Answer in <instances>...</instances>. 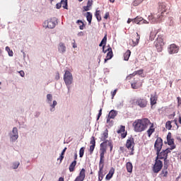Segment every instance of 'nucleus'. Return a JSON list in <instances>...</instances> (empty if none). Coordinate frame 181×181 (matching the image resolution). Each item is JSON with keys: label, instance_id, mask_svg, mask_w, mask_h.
<instances>
[{"label": "nucleus", "instance_id": "nucleus-47", "mask_svg": "<svg viewBox=\"0 0 181 181\" xmlns=\"http://www.w3.org/2000/svg\"><path fill=\"white\" fill-rule=\"evenodd\" d=\"M57 105V101L54 100V101H53V103L51 105V107H52V108H54V107H56Z\"/></svg>", "mask_w": 181, "mask_h": 181}, {"label": "nucleus", "instance_id": "nucleus-56", "mask_svg": "<svg viewBox=\"0 0 181 181\" xmlns=\"http://www.w3.org/2000/svg\"><path fill=\"white\" fill-rule=\"evenodd\" d=\"M119 151H121L122 152H124V151H125V147H124V146H120V147H119Z\"/></svg>", "mask_w": 181, "mask_h": 181}, {"label": "nucleus", "instance_id": "nucleus-14", "mask_svg": "<svg viewBox=\"0 0 181 181\" xmlns=\"http://www.w3.org/2000/svg\"><path fill=\"white\" fill-rule=\"evenodd\" d=\"M134 40H129V45L130 46H132V47H135V46H138V44L139 43V39H141V36L138 33H136L134 35Z\"/></svg>", "mask_w": 181, "mask_h": 181}, {"label": "nucleus", "instance_id": "nucleus-61", "mask_svg": "<svg viewBox=\"0 0 181 181\" xmlns=\"http://www.w3.org/2000/svg\"><path fill=\"white\" fill-rule=\"evenodd\" d=\"M78 36H84V33L83 31H81L79 33H78Z\"/></svg>", "mask_w": 181, "mask_h": 181}, {"label": "nucleus", "instance_id": "nucleus-58", "mask_svg": "<svg viewBox=\"0 0 181 181\" xmlns=\"http://www.w3.org/2000/svg\"><path fill=\"white\" fill-rule=\"evenodd\" d=\"M115 94H117V89H115V90L112 92V97H115Z\"/></svg>", "mask_w": 181, "mask_h": 181}, {"label": "nucleus", "instance_id": "nucleus-8", "mask_svg": "<svg viewBox=\"0 0 181 181\" xmlns=\"http://www.w3.org/2000/svg\"><path fill=\"white\" fill-rule=\"evenodd\" d=\"M57 21L56 18H53L49 20L45 21L43 23L44 28H48V29H53L56 27Z\"/></svg>", "mask_w": 181, "mask_h": 181}, {"label": "nucleus", "instance_id": "nucleus-27", "mask_svg": "<svg viewBox=\"0 0 181 181\" xmlns=\"http://www.w3.org/2000/svg\"><path fill=\"white\" fill-rule=\"evenodd\" d=\"M133 168H134V166L132 165V163L128 162L126 163V169L128 173H132Z\"/></svg>", "mask_w": 181, "mask_h": 181}, {"label": "nucleus", "instance_id": "nucleus-55", "mask_svg": "<svg viewBox=\"0 0 181 181\" xmlns=\"http://www.w3.org/2000/svg\"><path fill=\"white\" fill-rule=\"evenodd\" d=\"M83 9H84V11H90V7H89L88 6H83Z\"/></svg>", "mask_w": 181, "mask_h": 181}, {"label": "nucleus", "instance_id": "nucleus-31", "mask_svg": "<svg viewBox=\"0 0 181 181\" xmlns=\"http://www.w3.org/2000/svg\"><path fill=\"white\" fill-rule=\"evenodd\" d=\"M160 176V177H168V167L161 171Z\"/></svg>", "mask_w": 181, "mask_h": 181}, {"label": "nucleus", "instance_id": "nucleus-11", "mask_svg": "<svg viewBox=\"0 0 181 181\" xmlns=\"http://www.w3.org/2000/svg\"><path fill=\"white\" fill-rule=\"evenodd\" d=\"M134 146H135V140L133 137H130L127 140L126 142V148L132 151L130 155H134Z\"/></svg>", "mask_w": 181, "mask_h": 181}, {"label": "nucleus", "instance_id": "nucleus-49", "mask_svg": "<svg viewBox=\"0 0 181 181\" xmlns=\"http://www.w3.org/2000/svg\"><path fill=\"white\" fill-rule=\"evenodd\" d=\"M56 8L57 9H60V8H62V2L57 3L56 5Z\"/></svg>", "mask_w": 181, "mask_h": 181}, {"label": "nucleus", "instance_id": "nucleus-1", "mask_svg": "<svg viewBox=\"0 0 181 181\" xmlns=\"http://www.w3.org/2000/svg\"><path fill=\"white\" fill-rule=\"evenodd\" d=\"M108 138V129H106L100 138V141H103V142L100 144V156H103L107 153V146H110V152L112 151V148H114V146L112 145V141L110 140H107Z\"/></svg>", "mask_w": 181, "mask_h": 181}, {"label": "nucleus", "instance_id": "nucleus-36", "mask_svg": "<svg viewBox=\"0 0 181 181\" xmlns=\"http://www.w3.org/2000/svg\"><path fill=\"white\" fill-rule=\"evenodd\" d=\"M6 51L8 52L10 57H12V56H13V51L11 50V48L9 47H6Z\"/></svg>", "mask_w": 181, "mask_h": 181}, {"label": "nucleus", "instance_id": "nucleus-54", "mask_svg": "<svg viewBox=\"0 0 181 181\" xmlns=\"http://www.w3.org/2000/svg\"><path fill=\"white\" fill-rule=\"evenodd\" d=\"M131 22H132L134 23V18H128L127 20V23H131Z\"/></svg>", "mask_w": 181, "mask_h": 181}, {"label": "nucleus", "instance_id": "nucleus-50", "mask_svg": "<svg viewBox=\"0 0 181 181\" xmlns=\"http://www.w3.org/2000/svg\"><path fill=\"white\" fill-rule=\"evenodd\" d=\"M63 159H64V156H60L57 160H59L60 163H62Z\"/></svg>", "mask_w": 181, "mask_h": 181}, {"label": "nucleus", "instance_id": "nucleus-24", "mask_svg": "<svg viewBox=\"0 0 181 181\" xmlns=\"http://www.w3.org/2000/svg\"><path fill=\"white\" fill-rule=\"evenodd\" d=\"M114 173H115V168H111L109 171V173L106 175V180H110V179H111V177L114 176Z\"/></svg>", "mask_w": 181, "mask_h": 181}, {"label": "nucleus", "instance_id": "nucleus-34", "mask_svg": "<svg viewBox=\"0 0 181 181\" xmlns=\"http://www.w3.org/2000/svg\"><path fill=\"white\" fill-rule=\"evenodd\" d=\"M165 128L166 129H168V131H170L172 129V121L169 120L166 122Z\"/></svg>", "mask_w": 181, "mask_h": 181}, {"label": "nucleus", "instance_id": "nucleus-22", "mask_svg": "<svg viewBox=\"0 0 181 181\" xmlns=\"http://www.w3.org/2000/svg\"><path fill=\"white\" fill-rule=\"evenodd\" d=\"M158 101V95H151V98H150V104L151 106L155 105Z\"/></svg>", "mask_w": 181, "mask_h": 181}, {"label": "nucleus", "instance_id": "nucleus-21", "mask_svg": "<svg viewBox=\"0 0 181 181\" xmlns=\"http://www.w3.org/2000/svg\"><path fill=\"white\" fill-rule=\"evenodd\" d=\"M12 132H13V134L11 135V138L12 141L13 142V141H16V139H18V138H19V135L18 133V128L13 127Z\"/></svg>", "mask_w": 181, "mask_h": 181}, {"label": "nucleus", "instance_id": "nucleus-12", "mask_svg": "<svg viewBox=\"0 0 181 181\" xmlns=\"http://www.w3.org/2000/svg\"><path fill=\"white\" fill-rule=\"evenodd\" d=\"M163 146V140L160 137H158L154 144V149L156 152H160Z\"/></svg>", "mask_w": 181, "mask_h": 181}, {"label": "nucleus", "instance_id": "nucleus-9", "mask_svg": "<svg viewBox=\"0 0 181 181\" xmlns=\"http://www.w3.org/2000/svg\"><path fill=\"white\" fill-rule=\"evenodd\" d=\"M158 11L160 12V15H158V18L157 22H160V21H162V18H163V13L166 11V4L163 2L159 3Z\"/></svg>", "mask_w": 181, "mask_h": 181}, {"label": "nucleus", "instance_id": "nucleus-48", "mask_svg": "<svg viewBox=\"0 0 181 181\" xmlns=\"http://www.w3.org/2000/svg\"><path fill=\"white\" fill-rule=\"evenodd\" d=\"M55 80H60V74L59 72L56 73Z\"/></svg>", "mask_w": 181, "mask_h": 181}, {"label": "nucleus", "instance_id": "nucleus-52", "mask_svg": "<svg viewBox=\"0 0 181 181\" xmlns=\"http://www.w3.org/2000/svg\"><path fill=\"white\" fill-rule=\"evenodd\" d=\"M177 100L178 105H181V98L180 97H177Z\"/></svg>", "mask_w": 181, "mask_h": 181}, {"label": "nucleus", "instance_id": "nucleus-63", "mask_svg": "<svg viewBox=\"0 0 181 181\" xmlns=\"http://www.w3.org/2000/svg\"><path fill=\"white\" fill-rule=\"evenodd\" d=\"M59 181H64V178L61 177L59 178Z\"/></svg>", "mask_w": 181, "mask_h": 181}, {"label": "nucleus", "instance_id": "nucleus-32", "mask_svg": "<svg viewBox=\"0 0 181 181\" xmlns=\"http://www.w3.org/2000/svg\"><path fill=\"white\" fill-rule=\"evenodd\" d=\"M117 111L115 110H111L110 112H109V117L110 118H112V119H114V118H115V117H117Z\"/></svg>", "mask_w": 181, "mask_h": 181}, {"label": "nucleus", "instance_id": "nucleus-19", "mask_svg": "<svg viewBox=\"0 0 181 181\" xmlns=\"http://www.w3.org/2000/svg\"><path fill=\"white\" fill-rule=\"evenodd\" d=\"M90 148H89V152L90 153H93V152H94V149H95V136H92L90 138Z\"/></svg>", "mask_w": 181, "mask_h": 181}, {"label": "nucleus", "instance_id": "nucleus-7", "mask_svg": "<svg viewBox=\"0 0 181 181\" xmlns=\"http://www.w3.org/2000/svg\"><path fill=\"white\" fill-rule=\"evenodd\" d=\"M135 104L140 108L148 107V100L146 98H139L136 100Z\"/></svg>", "mask_w": 181, "mask_h": 181}, {"label": "nucleus", "instance_id": "nucleus-53", "mask_svg": "<svg viewBox=\"0 0 181 181\" xmlns=\"http://www.w3.org/2000/svg\"><path fill=\"white\" fill-rule=\"evenodd\" d=\"M19 74L21 77H25V72L23 71H20Z\"/></svg>", "mask_w": 181, "mask_h": 181}, {"label": "nucleus", "instance_id": "nucleus-43", "mask_svg": "<svg viewBox=\"0 0 181 181\" xmlns=\"http://www.w3.org/2000/svg\"><path fill=\"white\" fill-rule=\"evenodd\" d=\"M93 6V0H88L87 6H89V8H90V6Z\"/></svg>", "mask_w": 181, "mask_h": 181}, {"label": "nucleus", "instance_id": "nucleus-29", "mask_svg": "<svg viewBox=\"0 0 181 181\" xmlns=\"http://www.w3.org/2000/svg\"><path fill=\"white\" fill-rule=\"evenodd\" d=\"M130 57H131V50L127 49V52L124 54V60H125V62H128V60H129Z\"/></svg>", "mask_w": 181, "mask_h": 181}, {"label": "nucleus", "instance_id": "nucleus-35", "mask_svg": "<svg viewBox=\"0 0 181 181\" xmlns=\"http://www.w3.org/2000/svg\"><path fill=\"white\" fill-rule=\"evenodd\" d=\"M144 2L143 0H134L132 3L133 6H138V5H140V4H142Z\"/></svg>", "mask_w": 181, "mask_h": 181}, {"label": "nucleus", "instance_id": "nucleus-42", "mask_svg": "<svg viewBox=\"0 0 181 181\" xmlns=\"http://www.w3.org/2000/svg\"><path fill=\"white\" fill-rule=\"evenodd\" d=\"M135 76H136V71H134L133 74H129L127 77V80H131V78H132V77H135Z\"/></svg>", "mask_w": 181, "mask_h": 181}, {"label": "nucleus", "instance_id": "nucleus-39", "mask_svg": "<svg viewBox=\"0 0 181 181\" xmlns=\"http://www.w3.org/2000/svg\"><path fill=\"white\" fill-rule=\"evenodd\" d=\"M47 99L49 104H52V100H53V96L52 95V94H47Z\"/></svg>", "mask_w": 181, "mask_h": 181}, {"label": "nucleus", "instance_id": "nucleus-46", "mask_svg": "<svg viewBox=\"0 0 181 181\" xmlns=\"http://www.w3.org/2000/svg\"><path fill=\"white\" fill-rule=\"evenodd\" d=\"M110 18V12H106L104 16V19H108Z\"/></svg>", "mask_w": 181, "mask_h": 181}, {"label": "nucleus", "instance_id": "nucleus-33", "mask_svg": "<svg viewBox=\"0 0 181 181\" xmlns=\"http://www.w3.org/2000/svg\"><path fill=\"white\" fill-rule=\"evenodd\" d=\"M105 45H107V35H105L104 36V37L103 38L102 41L100 42L99 46H100V47H101L103 46L105 47Z\"/></svg>", "mask_w": 181, "mask_h": 181}, {"label": "nucleus", "instance_id": "nucleus-23", "mask_svg": "<svg viewBox=\"0 0 181 181\" xmlns=\"http://www.w3.org/2000/svg\"><path fill=\"white\" fill-rule=\"evenodd\" d=\"M58 50L59 53H62V54H63V53H66V45H64V43L60 42L59 44Z\"/></svg>", "mask_w": 181, "mask_h": 181}, {"label": "nucleus", "instance_id": "nucleus-41", "mask_svg": "<svg viewBox=\"0 0 181 181\" xmlns=\"http://www.w3.org/2000/svg\"><path fill=\"white\" fill-rule=\"evenodd\" d=\"M122 132H125V127L124 126H120L119 129L117 130V134H122Z\"/></svg>", "mask_w": 181, "mask_h": 181}, {"label": "nucleus", "instance_id": "nucleus-10", "mask_svg": "<svg viewBox=\"0 0 181 181\" xmlns=\"http://www.w3.org/2000/svg\"><path fill=\"white\" fill-rule=\"evenodd\" d=\"M64 81L66 86H70L73 83V75L70 71H66L64 75Z\"/></svg>", "mask_w": 181, "mask_h": 181}, {"label": "nucleus", "instance_id": "nucleus-64", "mask_svg": "<svg viewBox=\"0 0 181 181\" xmlns=\"http://www.w3.org/2000/svg\"><path fill=\"white\" fill-rule=\"evenodd\" d=\"M74 160H77V153L74 154Z\"/></svg>", "mask_w": 181, "mask_h": 181}, {"label": "nucleus", "instance_id": "nucleus-16", "mask_svg": "<svg viewBox=\"0 0 181 181\" xmlns=\"http://www.w3.org/2000/svg\"><path fill=\"white\" fill-rule=\"evenodd\" d=\"M179 52V47L175 44H171L168 47V53L170 54H175V53Z\"/></svg>", "mask_w": 181, "mask_h": 181}, {"label": "nucleus", "instance_id": "nucleus-26", "mask_svg": "<svg viewBox=\"0 0 181 181\" xmlns=\"http://www.w3.org/2000/svg\"><path fill=\"white\" fill-rule=\"evenodd\" d=\"M86 21L88 22V25H91L93 21V13L91 12H87L85 15Z\"/></svg>", "mask_w": 181, "mask_h": 181}, {"label": "nucleus", "instance_id": "nucleus-44", "mask_svg": "<svg viewBox=\"0 0 181 181\" xmlns=\"http://www.w3.org/2000/svg\"><path fill=\"white\" fill-rule=\"evenodd\" d=\"M136 74H139V76H141V74H144V69H140L139 71H136Z\"/></svg>", "mask_w": 181, "mask_h": 181}, {"label": "nucleus", "instance_id": "nucleus-37", "mask_svg": "<svg viewBox=\"0 0 181 181\" xmlns=\"http://www.w3.org/2000/svg\"><path fill=\"white\" fill-rule=\"evenodd\" d=\"M61 4L62 5V8L64 9H68L67 8V0H62Z\"/></svg>", "mask_w": 181, "mask_h": 181}, {"label": "nucleus", "instance_id": "nucleus-40", "mask_svg": "<svg viewBox=\"0 0 181 181\" xmlns=\"http://www.w3.org/2000/svg\"><path fill=\"white\" fill-rule=\"evenodd\" d=\"M76 23H78V24L82 23V25L79 26V29H81V30H83L84 29V23H83L82 21L78 20V21H76Z\"/></svg>", "mask_w": 181, "mask_h": 181}, {"label": "nucleus", "instance_id": "nucleus-4", "mask_svg": "<svg viewBox=\"0 0 181 181\" xmlns=\"http://www.w3.org/2000/svg\"><path fill=\"white\" fill-rule=\"evenodd\" d=\"M104 156H100L98 181H101L104 179V173L103 172L104 169Z\"/></svg>", "mask_w": 181, "mask_h": 181}, {"label": "nucleus", "instance_id": "nucleus-6", "mask_svg": "<svg viewBox=\"0 0 181 181\" xmlns=\"http://www.w3.org/2000/svg\"><path fill=\"white\" fill-rule=\"evenodd\" d=\"M154 45L158 52H162V50H163V46H165L163 38H162V37H158L154 42Z\"/></svg>", "mask_w": 181, "mask_h": 181}, {"label": "nucleus", "instance_id": "nucleus-13", "mask_svg": "<svg viewBox=\"0 0 181 181\" xmlns=\"http://www.w3.org/2000/svg\"><path fill=\"white\" fill-rule=\"evenodd\" d=\"M103 53L108 52L107 53L106 58L105 59V63H107V60H111V59H112V56H114V54L112 53V48H111L110 45L107 46V49L106 50L105 49V46H103Z\"/></svg>", "mask_w": 181, "mask_h": 181}, {"label": "nucleus", "instance_id": "nucleus-51", "mask_svg": "<svg viewBox=\"0 0 181 181\" xmlns=\"http://www.w3.org/2000/svg\"><path fill=\"white\" fill-rule=\"evenodd\" d=\"M166 163H164V168L166 169V168H167V169H168V166H169L168 165V163H169V160H168V158H166Z\"/></svg>", "mask_w": 181, "mask_h": 181}, {"label": "nucleus", "instance_id": "nucleus-5", "mask_svg": "<svg viewBox=\"0 0 181 181\" xmlns=\"http://www.w3.org/2000/svg\"><path fill=\"white\" fill-rule=\"evenodd\" d=\"M162 168H163V163L162 160H159V158H156L155 163L153 166V172L154 173H159V172L162 170Z\"/></svg>", "mask_w": 181, "mask_h": 181}, {"label": "nucleus", "instance_id": "nucleus-3", "mask_svg": "<svg viewBox=\"0 0 181 181\" xmlns=\"http://www.w3.org/2000/svg\"><path fill=\"white\" fill-rule=\"evenodd\" d=\"M176 148V146H170V148H168L165 150H163L162 151H156V158L159 159H163L164 163L166 164V159H168V154L170 153L173 149Z\"/></svg>", "mask_w": 181, "mask_h": 181}, {"label": "nucleus", "instance_id": "nucleus-2", "mask_svg": "<svg viewBox=\"0 0 181 181\" xmlns=\"http://www.w3.org/2000/svg\"><path fill=\"white\" fill-rule=\"evenodd\" d=\"M151 124V120L148 118L136 119L132 125L135 132H144L148 129Z\"/></svg>", "mask_w": 181, "mask_h": 181}, {"label": "nucleus", "instance_id": "nucleus-59", "mask_svg": "<svg viewBox=\"0 0 181 181\" xmlns=\"http://www.w3.org/2000/svg\"><path fill=\"white\" fill-rule=\"evenodd\" d=\"M111 119L112 118L110 117V116L107 117V120H106L107 124L110 123V121Z\"/></svg>", "mask_w": 181, "mask_h": 181}, {"label": "nucleus", "instance_id": "nucleus-57", "mask_svg": "<svg viewBox=\"0 0 181 181\" xmlns=\"http://www.w3.org/2000/svg\"><path fill=\"white\" fill-rule=\"evenodd\" d=\"M121 136H122V138H123V139L125 138V137L127 136V132L122 134H121Z\"/></svg>", "mask_w": 181, "mask_h": 181}, {"label": "nucleus", "instance_id": "nucleus-15", "mask_svg": "<svg viewBox=\"0 0 181 181\" xmlns=\"http://www.w3.org/2000/svg\"><path fill=\"white\" fill-rule=\"evenodd\" d=\"M132 88L134 90H138V88H141L142 87V82L141 79H134V82L131 83Z\"/></svg>", "mask_w": 181, "mask_h": 181}, {"label": "nucleus", "instance_id": "nucleus-60", "mask_svg": "<svg viewBox=\"0 0 181 181\" xmlns=\"http://www.w3.org/2000/svg\"><path fill=\"white\" fill-rule=\"evenodd\" d=\"M72 45H73V47H74V49H76V47H77V45L76 44V41H74V42L72 43Z\"/></svg>", "mask_w": 181, "mask_h": 181}, {"label": "nucleus", "instance_id": "nucleus-18", "mask_svg": "<svg viewBox=\"0 0 181 181\" xmlns=\"http://www.w3.org/2000/svg\"><path fill=\"white\" fill-rule=\"evenodd\" d=\"M134 23H136V25H144V23H148V21L141 16H136L134 18Z\"/></svg>", "mask_w": 181, "mask_h": 181}, {"label": "nucleus", "instance_id": "nucleus-28", "mask_svg": "<svg viewBox=\"0 0 181 181\" xmlns=\"http://www.w3.org/2000/svg\"><path fill=\"white\" fill-rule=\"evenodd\" d=\"M76 165L77 160H74L69 165V172H74Z\"/></svg>", "mask_w": 181, "mask_h": 181}, {"label": "nucleus", "instance_id": "nucleus-20", "mask_svg": "<svg viewBox=\"0 0 181 181\" xmlns=\"http://www.w3.org/2000/svg\"><path fill=\"white\" fill-rule=\"evenodd\" d=\"M167 142H168V145H169L170 146H175V139H173V138H172L171 132L168 133Z\"/></svg>", "mask_w": 181, "mask_h": 181}, {"label": "nucleus", "instance_id": "nucleus-45", "mask_svg": "<svg viewBox=\"0 0 181 181\" xmlns=\"http://www.w3.org/2000/svg\"><path fill=\"white\" fill-rule=\"evenodd\" d=\"M101 115H103V109H100L99 110V113L98 115V119H100V117H101Z\"/></svg>", "mask_w": 181, "mask_h": 181}, {"label": "nucleus", "instance_id": "nucleus-62", "mask_svg": "<svg viewBox=\"0 0 181 181\" xmlns=\"http://www.w3.org/2000/svg\"><path fill=\"white\" fill-rule=\"evenodd\" d=\"M18 166H19V163L14 165V169H18Z\"/></svg>", "mask_w": 181, "mask_h": 181}, {"label": "nucleus", "instance_id": "nucleus-30", "mask_svg": "<svg viewBox=\"0 0 181 181\" xmlns=\"http://www.w3.org/2000/svg\"><path fill=\"white\" fill-rule=\"evenodd\" d=\"M100 13L101 11H100V10H97L95 13V16L98 22H101V21L103 20V18H101V14H100Z\"/></svg>", "mask_w": 181, "mask_h": 181}, {"label": "nucleus", "instance_id": "nucleus-25", "mask_svg": "<svg viewBox=\"0 0 181 181\" xmlns=\"http://www.w3.org/2000/svg\"><path fill=\"white\" fill-rule=\"evenodd\" d=\"M149 125L151 126L149 129L147 130V134L148 135V137L151 138V135H152V134L155 132V127L153 126V123H151L149 124Z\"/></svg>", "mask_w": 181, "mask_h": 181}, {"label": "nucleus", "instance_id": "nucleus-38", "mask_svg": "<svg viewBox=\"0 0 181 181\" xmlns=\"http://www.w3.org/2000/svg\"><path fill=\"white\" fill-rule=\"evenodd\" d=\"M84 151H86L85 147H82V148H80V150H79V156L81 158H83V156H84Z\"/></svg>", "mask_w": 181, "mask_h": 181}, {"label": "nucleus", "instance_id": "nucleus-17", "mask_svg": "<svg viewBox=\"0 0 181 181\" xmlns=\"http://www.w3.org/2000/svg\"><path fill=\"white\" fill-rule=\"evenodd\" d=\"M84 179H86V169L82 168L74 181H84Z\"/></svg>", "mask_w": 181, "mask_h": 181}]
</instances>
